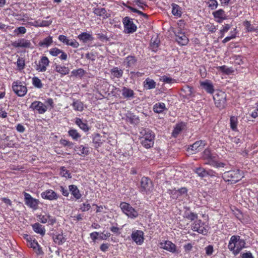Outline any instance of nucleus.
Returning <instances> with one entry per match:
<instances>
[{
    "label": "nucleus",
    "mask_w": 258,
    "mask_h": 258,
    "mask_svg": "<svg viewBox=\"0 0 258 258\" xmlns=\"http://www.w3.org/2000/svg\"><path fill=\"white\" fill-rule=\"evenodd\" d=\"M245 241L238 235L232 236L229 242L228 248L235 255L238 254L245 247Z\"/></svg>",
    "instance_id": "obj_1"
},
{
    "label": "nucleus",
    "mask_w": 258,
    "mask_h": 258,
    "mask_svg": "<svg viewBox=\"0 0 258 258\" xmlns=\"http://www.w3.org/2000/svg\"><path fill=\"white\" fill-rule=\"evenodd\" d=\"M222 177L226 182L235 183L243 178V175L239 170H236L224 172Z\"/></svg>",
    "instance_id": "obj_2"
},
{
    "label": "nucleus",
    "mask_w": 258,
    "mask_h": 258,
    "mask_svg": "<svg viewBox=\"0 0 258 258\" xmlns=\"http://www.w3.org/2000/svg\"><path fill=\"white\" fill-rule=\"evenodd\" d=\"M226 94L224 92L217 91L213 96L216 106L219 108H223L226 104Z\"/></svg>",
    "instance_id": "obj_3"
},
{
    "label": "nucleus",
    "mask_w": 258,
    "mask_h": 258,
    "mask_svg": "<svg viewBox=\"0 0 258 258\" xmlns=\"http://www.w3.org/2000/svg\"><path fill=\"white\" fill-rule=\"evenodd\" d=\"M120 207L122 212L129 218L134 219L138 216V213L130 204L126 203H121Z\"/></svg>",
    "instance_id": "obj_4"
},
{
    "label": "nucleus",
    "mask_w": 258,
    "mask_h": 258,
    "mask_svg": "<svg viewBox=\"0 0 258 258\" xmlns=\"http://www.w3.org/2000/svg\"><path fill=\"white\" fill-rule=\"evenodd\" d=\"M13 90L20 97L24 96L27 92V89L21 82L16 81L13 84Z\"/></svg>",
    "instance_id": "obj_5"
},
{
    "label": "nucleus",
    "mask_w": 258,
    "mask_h": 258,
    "mask_svg": "<svg viewBox=\"0 0 258 258\" xmlns=\"http://www.w3.org/2000/svg\"><path fill=\"white\" fill-rule=\"evenodd\" d=\"M24 200L25 204L30 208L36 210L39 204V201L34 199L28 193L24 192Z\"/></svg>",
    "instance_id": "obj_6"
},
{
    "label": "nucleus",
    "mask_w": 258,
    "mask_h": 258,
    "mask_svg": "<svg viewBox=\"0 0 258 258\" xmlns=\"http://www.w3.org/2000/svg\"><path fill=\"white\" fill-rule=\"evenodd\" d=\"M123 23L127 33H133L137 30V26L133 23V20L128 17H125L123 20Z\"/></svg>",
    "instance_id": "obj_7"
},
{
    "label": "nucleus",
    "mask_w": 258,
    "mask_h": 258,
    "mask_svg": "<svg viewBox=\"0 0 258 258\" xmlns=\"http://www.w3.org/2000/svg\"><path fill=\"white\" fill-rule=\"evenodd\" d=\"M203 158L204 160H206L207 162L205 163L206 164L210 165L212 166H218V163L215 159V157L213 156L209 150L206 149L203 152Z\"/></svg>",
    "instance_id": "obj_8"
},
{
    "label": "nucleus",
    "mask_w": 258,
    "mask_h": 258,
    "mask_svg": "<svg viewBox=\"0 0 258 258\" xmlns=\"http://www.w3.org/2000/svg\"><path fill=\"white\" fill-rule=\"evenodd\" d=\"M153 184L151 180L148 177H143L141 181V188L142 191L148 192L152 190Z\"/></svg>",
    "instance_id": "obj_9"
},
{
    "label": "nucleus",
    "mask_w": 258,
    "mask_h": 258,
    "mask_svg": "<svg viewBox=\"0 0 258 258\" xmlns=\"http://www.w3.org/2000/svg\"><path fill=\"white\" fill-rule=\"evenodd\" d=\"M30 108L33 110H37L39 113L43 114L45 113L47 109V106L45 105L40 101H34L30 105Z\"/></svg>",
    "instance_id": "obj_10"
},
{
    "label": "nucleus",
    "mask_w": 258,
    "mask_h": 258,
    "mask_svg": "<svg viewBox=\"0 0 258 258\" xmlns=\"http://www.w3.org/2000/svg\"><path fill=\"white\" fill-rule=\"evenodd\" d=\"M41 197L43 199L49 201L55 200L58 198V195L52 189H47L42 192Z\"/></svg>",
    "instance_id": "obj_11"
},
{
    "label": "nucleus",
    "mask_w": 258,
    "mask_h": 258,
    "mask_svg": "<svg viewBox=\"0 0 258 258\" xmlns=\"http://www.w3.org/2000/svg\"><path fill=\"white\" fill-rule=\"evenodd\" d=\"M176 36V41L178 43L181 45H185L188 42V39L186 36L185 34L181 30H178L177 32H175Z\"/></svg>",
    "instance_id": "obj_12"
},
{
    "label": "nucleus",
    "mask_w": 258,
    "mask_h": 258,
    "mask_svg": "<svg viewBox=\"0 0 258 258\" xmlns=\"http://www.w3.org/2000/svg\"><path fill=\"white\" fill-rule=\"evenodd\" d=\"M132 238L137 244L141 245L144 242V233L141 230L134 231L132 234Z\"/></svg>",
    "instance_id": "obj_13"
},
{
    "label": "nucleus",
    "mask_w": 258,
    "mask_h": 258,
    "mask_svg": "<svg viewBox=\"0 0 258 258\" xmlns=\"http://www.w3.org/2000/svg\"><path fill=\"white\" fill-rule=\"evenodd\" d=\"M200 86L203 89H204L207 93L212 94L214 93V89L212 83L209 80L200 82Z\"/></svg>",
    "instance_id": "obj_14"
},
{
    "label": "nucleus",
    "mask_w": 258,
    "mask_h": 258,
    "mask_svg": "<svg viewBox=\"0 0 258 258\" xmlns=\"http://www.w3.org/2000/svg\"><path fill=\"white\" fill-rule=\"evenodd\" d=\"M49 61L46 56H42L36 70L39 72H43L46 71V67L49 65Z\"/></svg>",
    "instance_id": "obj_15"
},
{
    "label": "nucleus",
    "mask_w": 258,
    "mask_h": 258,
    "mask_svg": "<svg viewBox=\"0 0 258 258\" xmlns=\"http://www.w3.org/2000/svg\"><path fill=\"white\" fill-rule=\"evenodd\" d=\"M58 39L61 42L66 43L67 45H70L74 48H77L79 45V43L76 40L68 39L64 35H59Z\"/></svg>",
    "instance_id": "obj_16"
},
{
    "label": "nucleus",
    "mask_w": 258,
    "mask_h": 258,
    "mask_svg": "<svg viewBox=\"0 0 258 258\" xmlns=\"http://www.w3.org/2000/svg\"><path fill=\"white\" fill-rule=\"evenodd\" d=\"M160 247L171 252H175L176 250V245L170 241H166L164 242L160 243Z\"/></svg>",
    "instance_id": "obj_17"
},
{
    "label": "nucleus",
    "mask_w": 258,
    "mask_h": 258,
    "mask_svg": "<svg viewBox=\"0 0 258 258\" xmlns=\"http://www.w3.org/2000/svg\"><path fill=\"white\" fill-rule=\"evenodd\" d=\"M205 146V141L200 140L199 141L196 142L194 144H193L192 145L190 146L188 148V151L191 150L194 151V153H196L197 152H199L201 150H202Z\"/></svg>",
    "instance_id": "obj_18"
},
{
    "label": "nucleus",
    "mask_w": 258,
    "mask_h": 258,
    "mask_svg": "<svg viewBox=\"0 0 258 258\" xmlns=\"http://www.w3.org/2000/svg\"><path fill=\"white\" fill-rule=\"evenodd\" d=\"M12 45L15 47L29 48L31 46V43L27 40L22 39L18 41L13 42Z\"/></svg>",
    "instance_id": "obj_19"
},
{
    "label": "nucleus",
    "mask_w": 258,
    "mask_h": 258,
    "mask_svg": "<svg viewBox=\"0 0 258 258\" xmlns=\"http://www.w3.org/2000/svg\"><path fill=\"white\" fill-rule=\"evenodd\" d=\"M143 137L141 138L154 141L155 135L153 132L149 129H145L141 132Z\"/></svg>",
    "instance_id": "obj_20"
},
{
    "label": "nucleus",
    "mask_w": 258,
    "mask_h": 258,
    "mask_svg": "<svg viewBox=\"0 0 258 258\" xmlns=\"http://www.w3.org/2000/svg\"><path fill=\"white\" fill-rule=\"evenodd\" d=\"M69 190L71 192V194L76 199L78 200L81 198L82 195L77 186L72 184L70 185L69 186Z\"/></svg>",
    "instance_id": "obj_21"
},
{
    "label": "nucleus",
    "mask_w": 258,
    "mask_h": 258,
    "mask_svg": "<svg viewBox=\"0 0 258 258\" xmlns=\"http://www.w3.org/2000/svg\"><path fill=\"white\" fill-rule=\"evenodd\" d=\"M55 71L61 75H67L70 72V70L68 67L61 66L60 65L58 64H55Z\"/></svg>",
    "instance_id": "obj_22"
},
{
    "label": "nucleus",
    "mask_w": 258,
    "mask_h": 258,
    "mask_svg": "<svg viewBox=\"0 0 258 258\" xmlns=\"http://www.w3.org/2000/svg\"><path fill=\"white\" fill-rule=\"evenodd\" d=\"M121 92L122 96L125 98H133L134 96V91L125 87L122 88Z\"/></svg>",
    "instance_id": "obj_23"
},
{
    "label": "nucleus",
    "mask_w": 258,
    "mask_h": 258,
    "mask_svg": "<svg viewBox=\"0 0 258 258\" xmlns=\"http://www.w3.org/2000/svg\"><path fill=\"white\" fill-rule=\"evenodd\" d=\"M144 87L147 89H152L156 88V82L152 79L147 78L144 82Z\"/></svg>",
    "instance_id": "obj_24"
},
{
    "label": "nucleus",
    "mask_w": 258,
    "mask_h": 258,
    "mask_svg": "<svg viewBox=\"0 0 258 258\" xmlns=\"http://www.w3.org/2000/svg\"><path fill=\"white\" fill-rule=\"evenodd\" d=\"M201 221H195L192 226V229L199 233H204V227L200 225Z\"/></svg>",
    "instance_id": "obj_25"
},
{
    "label": "nucleus",
    "mask_w": 258,
    "mask_h": 258,
    "mask_svg": "<svg viewBox=\"0 0 258 258\" xmlns=\"http://www.w3.org/2000/svg\"><path fill=\"white\" fill-rule=\"evenodd\" d=\"M33 229L35 232L41 235H43L45 234V230L44 227L39 223H37L33 225Z\"/></svg>",
    "instance_id": "obj_26"
},
{
    "label": "nucleus",
    "mask_w": 258,
    "mask_h": 258,
    "mask_svg": "<svg viewBox=\"0 0 258 258\" xmlns=\"http://www.w3.org/2000/svg\"><path fill=\"white\" fill-rule=\"evenodd\" d=\"M182 91L184 92L186 97L189 98L192 97L193 88L189 86H185L182 89Z\"/></svg>",
    "instance_id": "obj_27"
},
{
    "label": "nucleus",
    "mask_w": 258,
    "mask_h": 258,
    "mask_svg": "<svg viewBox=\"0 0 258 258\" xmlns=\"http://www.w3.org/2000/svg\"><path fill=\"white\" fill-rule=\"evenodd\" d=\"M27 239L29 242V244L31 247L34 249H37L39 252L41 251V248L40 247L39 245L36 240L32 239V238L30 237L28 238Z\"/></svg>",
    "instance_id": "obj_28"
},
{
    "label": "nucleus",
    "mask_w": 258,
    "mask_h": 258,
    "mask_svg": "<svg viewBox=\"0 0 258 258\" xmlns=\"http://www.w3.org/2000/svg\"><path fill=\"white\" fill-rule=\"evenodd\" d=\"M94 13L97 16H102L103 18H106L108 17V14L104 8H95L94 10Z\"/></svg>",
    "instance_id": "obj_29"
},
{
    "label": "nucleus",
    "mask_w": 258,
    "mask_h": 258,
    "mask_svg": "<svg viewBox=\"0 0 258 258\" xmlns=\"http://www.w3.org/2000/svg\"><path fill=\"white\" fill-rule=\"evenodd\" d=\"M172 14L175 16H176L177 17H180L181 16V8H180V7L175 4H172Z\"/></svg>",
    "instance_id": "obj_30"
},
{
    "label": "nucleus",
    "mask_w": 258,
    "mask_h": 258,
    "mask_svg": "<svg viewBox=\"0 0 258 258\" xmlns=\"http://www.w3.org/2000/svg\"><path fill=\"white\" fill-rule=\"evenodd\" d=\"M166 109L165 105L164 103H156L154 106V111L156 113H161Z\"/></svg>",
    "instance_id": "obj_31"
},
{
    "label": "nucleus",
    "mask_w": 258,
    "mask_h": 258,
    "mask_svg": "<svg viewBox=\"0 0 258 258\" xmlns=\"http://www.w3.org/2000/svg\"><path fill=\"white\" fill-rule=\"evenodd\" d=\"M52 43V37L49 36L45 39H44L42 41H40L39 43V45L41 47H48Z\"/></svg>",
    "instance_id": "obj_32"
},
{
    "label": "nucleus",
    "mask_w": 258,
    "mask_h": 258,
    "mask_svg": "<svg viewBox=\"0 0 258 258\" xmlns=\"http://www.w3.org/2000/svg\"><path fill=\"white\" fill-rule=\"evenodd\" d=\"M75 122L84 131L87 132L89 130L87 124L83 122L80 118H77Z\"/></svg>",
    "instance_id": "obj_33"
},
{
    "label": "nucleus",
    "mask_w": 258,
    "mask_h": 258,
    "mask_svg": "<svg viewBox=\"0 0 258 258\" xmlns=\"http://www.w3.org/2000/svg\"><path fill=\"white\" fill-rule=\"evenodd\" d=\"M141 142L142 145L147 149L152 147L154 144V141L151 140V139L147 140L141 138Z\"/></svg>",
    "instance_id": "obj_34"
},
{
    "label": "nucleus",
    "mask_w": 258,
    "mask_h": 258,
    "mask_svg": "<svg viewBox=\"0 0 258 258\" xmlns=\"http://www.w3.org/2000/svg\"><path fill=\"white\" fill-rule=\"evenodd\" d=\"M69 135L74 140L77 141L80 137L81 135L76 130L71 129L68 132Z\"/></svg>",
    "instance_id": "obj_35"
},
{
    "label": "nucleus",
    "mask_w": 258,
    "mask_h": 258,
    "mask_svg": "<svg viewBox=\"0 0 258 258\" xmlns=\"http://www.w3.org/2000/svg\"><path fill=\"white\" fill-rule=\"evenodd\" d=\"M111 74L116 78H120L122 76L123 71L118 68H113L111 70Z\"/></svg>",
    "instance_id": "obj_36"
},
{
    "label": "nucleus",
    "mask_w": 258,
    "mask_h": 258,
    "mask_svg": "<svg viewBox=\"0 0 258 258\" xmlns=\"http://www.w3.org/2000/svg\"><path fill=\"white\" fill-rule=\"evenodd\" d=\"M78 37L80 40H82L84 42H87L92 39L91 35L86 32L82 33Z\"/></svg>",
    "instance_id": "obj_37"
},
{
    "label": "nucleus",
    "mask_w": 258,
    "mask_h": 258,
    "mask_svg": "<svg viewBox=\"0 0 258 258\" xmlns=\"http://www.w3.org/2000/svg\"><path fill=\"white\" fill-rule=\"evenodd\" d=\"M72 105L75 110L82 111L83 110V103L79 100L74 101Z\"/></svg>",
    "instance_id": "obj_38"
},
{
    "label": "nucleus",
    "mask_w": 258,
    "mask_h": 258,
    "mask_svg": "<svg viewBox=\"0 0 258 258\" xmlns=\"http://www.w3.org/2000/svg\"><path fill=\"white\" fill-rule=\"evenodd\" d=\"M184 126V125L183 123L177 124L172 132V136L174 137H176L178 136V135L181 132V131L183 130Z\"/></svg>",
    "instance_id": "obj_39"
},
{
    "label": "nucleus",
    "mask_w": 258,
    "mask_h": 258,
    "mask_svg": "<svg viewBox=\"0 0 258 258\" xmlns=\"http://www.w3.org/2000/svg\"><path fill=\"white\" fill-rule=\"evenodd\" d=\"M53 240L55 243L61 244L65 242L66 239L62 234H58L53 236Z\"/></svg>",
    "instance_id": "obj_40"
},
{
    "label": "nucleus",
    "mask_w": 258,
    "mask_h": 258,
    "mask_svg": "<svg viewBox=\"0 0 258 258\" xmlns=\"http://www.w3.org/2000/svg\"><path fill=\"white\" fill-rule=\"evenodd\" d=\"M195 171L199 176L201 177H204L207 176V170L204 168H197L195 169Z\"/></svg>",
    "instance_id": "obj_41"
},
{
    "label": "nucleus",
    "mask_w": 258,
    "mask_h": 258,
    "mask_svg": "<svg viewBox=\"0 0 258 258\" xmlns=\"http://www.w3.org/2000/svg\"><path fill=\"white\" fill-rule=\"evenodd\" d=\"M213 15L215 18H219L221 20H224L225 19V12L222 9L214 12Z\"/></svg>",
    "instance_id": "obj_42"
},
{
    "label": "nucleus",
    "mask_w": 258,
    "mask_h": 258,
    "mask_svg": "<svg viewBox=\"0 0 258 258\" xmlns=\"http://www.w3.org/2000/svg\"><path fill=\"white\" fill-rule=\"evenodd\" d=\"M237 118L236 117L233 116L230 118V126L233 131H236L237 129Z\"/></svg>",
    "instance_id": "obj_43"
},
{
    "label": "nucleus",
    "mask_w": 258,
    "mask_h": 258,
    "mask_svg": "<svg viewBox=\"0 0 258 258\" xmlns=\"http://www.w3.org/2000/svg\"><path fill=\"white\" fill-rule=\"evenodd\" d=\"M32 83L35 87L38 88H41L43 86L41 80L37 77H34L32 79Z\"/></svg>",
    "instance_id": "obj_44"
},
{
    "label": "nucleus",
    "mask_w": 258,
    "mask_h": 258,
    "mask_svg": "<svg viewBox=\"0 0 258 258\" xmlns=\"http://www.w3.org/2000/svg\"><path fill=\"white\" fill-rule=\"evenodd\" d=\"M184 217L191 221H193L197 219L198 215L192 212H185L184 214Z\"/></svg>",
    "instance_id": "obj_45"
},
{
    "label": "nucleus",
    "mask_w": 258,
    "mask_h": 258,
    "mask_svg": "<svg viewBox=\"0 0 258 258\" xmlns=\"http://www.w3.org/2000/svg\"><path fill=\"white\" fill-rule=\"evenodd\" d=\"M161 80H162L163 82L168 84H173L176 83L175 80L166 76H162Z\"/></svg>",
    "instance_id": "obj_46"
},
{
    "label": "nucleus",
    "mask_w": 258,
    "mask_h": 258,
    "mask_svg": "<svg viewBox=\"0 0 258 258\" xmlns=\"http://www.w3.org/2000/svg\"><path fill=\"white\" fill-rule=\"evenodd\" d=\"M78 151L80 152V155H87L89 153L88 148L83 145L80 146L78 148Z\"/></svg>",
    "instance_id": "obj_47"
},
{
    "label": "nucleus",
    "mask_w": 258,
    "mask_h": 258,
    "mask_svg": "<svg viewBox=\"0 0 258 258\" xmlns=\"http://www.w3.org/2000/svg\"><path fill=\"white\" fill-rule=\"evenodd\" d=\"M25 60L23 58H19L17 59V66L20 70H23L25 67Z\"/></svg>",
    "instance_id": "obj_48"
},
{
    "label": "nucleus",
    "mask_w": 258,
    "mask_h": 258,
    "mask_svg": "<svg viewBox=\"0 0 258 258\" xmlns=\"http://www.w3.org/2000/svg\"><path fill=\"white\" fill-rule=\"evenodd\" d=\"M136 61L135 58L134 56H128L125 59V62H126L128 67H131L133 65Z\"/></svg>",
    "instance_id": "obj_49"
},
{
    "label": "nucleus",
    "mask_w": 258,
    "mask_h": 258,
    "mask_svg": "<svg viewBox=\"0 0 258 258\" xmlns=\"http://www.w3.org/2000/svg\"><path fill=\"white\" fill-rule=\"evenodd\" d=\"M62 52V50L57 48H53L49 50L50 54L53 56H56Z\"/></svg>",
    "instance_id": "obj_50"
},
{
    "label": "nucleus",
    "mask_w": 258,
    "mask_h": 258,
    "mask_svg": "<svg viewBox=\"0 0 258 258\" xmlns=\"http://www.w3.org/2000/svg\"><path fill=\"white\" fill-rule=\"evenodd\" d=\"M91 208L90 205L87 202L84 203L80 206V209L83 212H85L88 211Z\"/></svg>",
    "instance_id": "obj_51"
},
{
    "label": "nucleus",
    "mask_w": 258,
    "mask_h": 258,
    "mask_svg": "<svg viewBox=\"0 0 258 258\" xmlns=\"http://www.w3.org/2000/svg\"><path fill=\"white\" fill-rule=\"evenodd\" d=\"M36 23H37V26H39V27H46V26H49L51 24L52 21L44 20V21H41L39 23H38V22H36Z\"/></svg>",
    "instance_id": "obj_52"
},
{
    "label": "nucleus",
    "mask_w": 258,
    "mask_h": 258,
    "mask_svg": "<svg viewBox=\"0 0 258 258\" xmlns=\"http://www.w3.org/2000/svg\"><path fill=\"white\" fill-rule=\"evenodd\" d=\"M14 32L17 34H25L26 32V29L24 27H20L14 30Z\"/></svg>",
    "instance_id": "obj_53"
},
{
    "label": "nucleus",
    "mask_w": 258,
    "mask_h": 258,
    "mask_svg": "<svg viewBox=\"0 0 258 258\" xmlns=\"http://www.w3.org/2000/svg\"><path fill=\"white\" fill-rule=\"evenodd\" d=\"M60 174L65 177H69L71 178V176H70V174L69 172V171L65 169V168L62 167L60 171Z\"/></svg>",
    "instance_id": "obj_54"
},
{
    "label": "nucleus",
    "mask_w": 258,
    "mask_h": 258,
    "mask_svg": "<svg viewBox=\"0 0 258 258\" xmlns=\"http://www.w3.org/2000/svg\"><path fill=\"white\" fill-rule=\"evenodd\" d=\"M49 218V216L47 215H39V220L42 223H47Z\"/></svg>",
    "instance_id": "obj_55"
},
{
    "label": "nucleus",
    "mask_w": 258,
    "mask_h": 258,
    "mask_svg": "<svg viewBox=\"0 0 258 258\" xmlns=\"http://www.w3.org/2000/svg\"><path fill=\"white\" fill-rule=\"evenodd\" d=\"M218 3L216 0H210L209 3V7L211 8L212 10L215 9L217 7Z\"/></svg>",
    "instance_id": "obj_56"
},
{
    "label": "nucleus",
    "mask_w": 258,
    "mask_h": 258,
    "mask_svg": "<svg viewBox=\"0 0 258 258\" xmlns=\"http://www.w3.org/2000/svg\"><path fill=\"white\" fill-rule=\"evenodd\" d=\"M206 253L208 255L212 254L213 252V246L212 245H209L205 247Z\"/></svg>",
    "instance_id": "obj_57"
},
{
    "label": "nucleus",
    "mask_w": 258,
    "mask_h": 258,
    "mask_svg": "<svg viewBox=\"0 0 258 258\" xmlns=\"http://www.w3.org/2000/svg\"><path fill=\"white\" fill-rule=\"evenodd\" d=\"M230 26L229 24H226L224 27V28L220 30V32L221 34V38L223 37L224 33L227 32L229 30V29H230Z\"/></svg>",
    "instance_id": "obj_58"
},
{
    "label": "nucleus",
    "mask_w": 258,
    "mask_h": 258,
    "mask_svg": "<svg viewBox=\"0 0 258 258\" xmlns=\"http://www.w3.org/2000/svg\"><path fill=\"white\" fill-rule=\"evenodd\" d=\"M220 70L224 73H225L226 74H230L232 73V70L228 68H227L226 66H223L220 67Z\"/></svg>",
    "instance_id": "obj_59"
},
{
    "label": "nucleus",
    "mask_w": 258,
    "mask_h": 258,
    "mask_svg": "<svg viewBox=\"0 0 258 258\" xmlns=\"http://www.w3.org/2000/svg\"><path fill=\"white\" fill-rule=\"evenodd\" d=\"M244 25L248 31H252L254 30V29L251 27L250 23L249 21H246L244 22Z\"/></svg>",
    "instance_id": "obj_60"
},
{
    "label": "nucleus",
    "mask_w": 258,
    "mask_h": 258,
    "mask_svg": "<svg viewBox=\"0 0 258 258\" xmlns=\"http://www.w3.org/2000/svg\"><path fill=\"white\" fill-rule=\"evenodd\" d=\"M183 248L185 251L188 252L189 251L191 250L192 248V245L191 243H187L184 245Z\"/></svg>",
    "instance_id": "obj_61"
},
{
    "label": "nucleus",
    "mask_w": 258,
    "mask_h": 258,
    "mask_svg": "<svg viewBox=\"0 0 258 258\" xmlns=\"http://www.w3.org/2000/svg\"><path fill=\"white\" fill-rule=\"evenodd\" d=\"M60 190L62 192V194L66 197H68L69 192L67 188H65L64 187L61 186L60 187Z\"/></svg>",
    "instance_id": "obj_62"
},
{
    "label": "nucleus",
    "mask_w": 258,
    "mask_h": 258,
    "mask_svg": "<svg viewBox=\"0 0 258 258\" xmlns=\"http://www.w3.org/2000/svg\"><path fill=\"white\" fill-rule=\"evenodd\" d=\"M60 144L64 146H72L73 144L66 140H60Z\"/></svg>",
    "instance_id": "obj_63"
},
{
    "label": "nucleus",
    "mask_w": 258,
    "mask_h": 258,
    "mask_svg": "<svg viewBox=\"0 0 258 258\" xmlns=\"http://www.w3.org/2000/svg\"><path fill=\"white\" fill-rule=\"evenodd\" d=\"M242 258H253V257L250 252H248L243 253Z\"/></svg>",
    "instance_id": "obj_64"
}]
</instances>
